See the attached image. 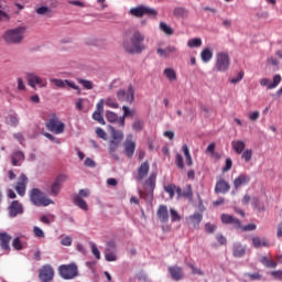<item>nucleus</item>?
<instances>
[{
  "mask_svg": "<svg viewBox=\"0 0 282 282\" xmlns=\"http://www.w3.org/2000/svg\"><path fill=\"white\" fill-rule=\"evenodd\" d=\"M203 219H204V216L199 212H196L187 218V221L192 224L194 228H197L199 224H202Z\"/></svg>",
  "mask_w": 282,
  "mask_h": 282,
  "instance_id": "obj_29",
  "label": "nucleus"
},
{
  "mask_svg": "<svg viewBox=\"0 0 282 282\" xmlns=\"http://www.w3.org/2000/svg\"><path fill=\"white\" fill-rule=\"evenodd\" d=\"M123 50L128 54H142L144 52V34H142L140 31H134L129 39L123 40Z\"/></svg>",
  "mask_w": 282,
  "mask_h": 282,
  "instance_id": "obj_1",
  "label": "nucleus"
},
{
  "mask_svg": "<svg viewBox=\"0 0 282 282\" xmlns=\"http://www.w3.org/2000/svg\"><path fill=\"white\" fill-rule=\"evenodd\" d=\"M11 162L13 166H21L22 162H25V154L22 151H15L11 155Z\"/></svg>",
  "mask_w": 282,
  "mask_h": 282,
  "instance_id": "obj_27",
  "label": "nucleus"
},
{
  "mask_svg": "<svg viewBox=\"0 0 282 282\" xmlns=\"http://www.w3.org/2000/svg\"><path fill=\"white\" fill-rule=\"evenodd\" d=\"M77 83L84 87V89L90 90L94 89V82L93 80H87L83 78H77Z\"/></svg>",
  "mask_w": 282,
  "mask_h": 282,
  "instance_id": "obj_35",
  "label": "nucleus"
},
{
  "mask_svg": "<svg viewBox=\"0 0 282 282\" xmlns=\"http://www.w3.org/2000/svg\"><path fill=\"white\" fill-rule=\"evenodd\" d=\"M105 105H107V107H110L111 109H118V102H116V99L113 98H107L105 101Z\"/></svg>",
  "mask_w": 282,
  "mask_h": 282,
  "instance_id": "obj_48",
  "label": "nucleus"
},
{
  "mask_svg": "<svg viewBox=\"0 0 282 282\" xmlns=\"http://www.w3.org/2000/svg\"><path fill=\"white\" fill-rule=\"evenodd\" d=\"M128 14H131V17H137V19H142L144 14L147 17H158V10L150 8V7H144V6H139L137 8H132L129 10Z\"/></svg>",
  "mask_w": 282,
  "mask_h": 282,
  "instance_id": "obj_8",
  "label": "nucleus"
},
{
  "mask_svg": "<svg viewBox=\"0 0 282 282\" xmlns=\"http://www.w3.org/2000/svg\"><path fill=\"white\" fill-rule=\"evenodd\" d=\"M132 129L137 132L142 131L144 129V121L140 119L134 120V122L132 123Z\"/></svg>",
  "mask_w": 282,
  "mask_h": 282,
  "instance_id": "obj_40",
  "label": "nucleus"
},
{
  "mask_svg": "<svg viewBox=\"0 0 282 282\" xmlns=\"http://www.w3.org/2000/svg\"><path fill=\"white\" fill-rule=\"evenodd\" d=\"M170 216H171V221H182V216H180V213L177 210L171 208L170 209Z\"/></svg>",
  "mask_w": 282,
  "mask_h": 282,
  "instance_id": "obj_44",
  "label": "nucleus"
},
{
  "mask_svg": "<svg viewBox=\"0 0 282 282\" xmlns=\"http://www.w3.org/2000/svg\"><path fill=\"white\" fill-rule=\"evenodd\" d=\"M55 217L54 215H43L40 218V221H42V224H46V226H50V224H52V221H54Z\"/></svg>",
  "mask_w": 282,
  "mask_h": 282,
  "instance_id": "obj_46",
  "label": "nucleus"
},
{
  "mask_svg": "<svg viewBox=\"0 0 282 282\" xmlns=\"http://www.w3.org/2000/svg\"><path fill=\"white\" fill-rule=\"evenodd\" d=\"M175 189H176L175 184H169L164 186V191L170 195V199H173L175 197Z\"/></svg>",
  "mask_w": 282,
  "mask_h": 282,
  "instance_id": "obj_38",
  "label": "nucleus"
},
{
  "mask_svg": "<svg viewBox=\"0 0 282 282\" xmlns=\"http://www.w3.org/2000/svg\"><path fill=\"white\" fill-rule=\"evenodd\" d=\"M29 197L33 206H50L51 204H54V200L45 196L39 188L31 189Z\"/></svg>",
  "mask_w": 282,
  "mask_h": 282,
  "instance_id": "obj_5",
  "label": "nucleus"
},
{
  "mask_svg": "<svg viewBox=\"0 0 282 282\" xmlns=\"http://www.w3.org/2000/svg\"><path fill=\"white\" fill-rule=\"evenodd\" d=\"M123 153L129 159L133 158L135 153V141H133V134H129L122 143Z\"/></svg>",
  "mask_w": 282,
  "mask_h": 282,
  "instance_id": "obj_11",
  "label": "nucleus"
},
{
  "mask_svg": "<svg viewBox=\"0 0 282 282\" xmlns=\"http://www.w3.org/2000/svg\"><path fill=\"white\" fill-rule=\"evenodd\" d=\"M134 97H135V89H133V85H129L127 91L119 90L117 93L118 100H120L121 102H129V105L133 102Z\"/></svg>",
  "mask_w": 282,
  "mask_h": 282,
  "instance_id": "obj_10",
  "label": "nucleus"
},
{
  "mask_svg": "<svg viewBox=\"0 0 282 282\" xmlns=\"http://www.w3.org/2000/svg\"><path fill=\"white\" fill-rule=\"evenodd\" d=\"M10 241H12V236L8 235L7 232L0 234V247L2 250L10 252Z\"/></svg>",
  "mask_w": 282,
  "mask_h": 282,
  "instance_id": "obj_25",
  "label": "nucleus"
},
{
  "mask_svg": "<svg viewBox=\"0 0 282 282\" xmlns=\"http://www.w3.org/2000/svg\"><path fill=\"white\" fill-rule=\"evenodd\" d=\"M66 86L70 87V89H75V91L80 94V87H78V85H76V83L69 82L68 79H66Z\"/></svg>",
  "mask_w": 282,
  "mask_h": 282,
  "instance_id": "obj_61",
  "label": "nucleus"
},
{
  "mask_svg": "<svg viewBox=\"0 0 282 282\" xmlns=\"http://www.w3.org/2000/svg\"><path fill=\"white\" fill-rule=\"evenodd\" d=\"M12 247L14 250H23V245L21 243V239L14 238L12 241Z\"/></svg>",
  "mask_w": 282,
  "mask_h": 282,
  "instance_id": "obj_53",
  "label": "nucleus"
},
{
  "mask_svg": "<svg viewBox=\"0 0 282 282\" xmlns=\"http://www.w3.org/2000/svg\"><path fill=\"white\" fill-rule=\"evenodd\" d=\"M260 116H261V112H259V110H256L253 112H250L248 117H249V120H251V122H257Z\"/></svg>",
  "mask_w": 282,
  "mask_h": 282,
  "instance_id": "obj_52",
  "label": "nucleus"
},
{
  "mask_svg": "<svg viewBox=\"0 0 282 282\" xmlns=\"http://www.w3.org/2000/svg\"><path fill=\"white\" fill-rule=\"evenodd\" d=\"M216 241H218L220 246H226V243L228 242V240H226V237H224V235L221 234L216 235Z\"/></svg>",
  "mask_w": 282,
  "mask_h": 282,
  "instance_id": "obj_62",
  "label": "nucleus"
},
{
  "mask_svg": "<svg viewBox=\"0 0 282 282\" xmlns=\"http://www.w3.org/2000/svg\"><path fill=\"white\" fill-rule=\"evenodd\" d=\"M156 216L161 224H167L169 221V207L166 205H160L156 212Z\"/></svg>",
  "mask_w": 282,
  "mask_h": 282,
  "instance_id": "obj_22",
  "label": "nucleus"
},
{
  "mask_svg": "<svg viewBox=\"0 0 282 282\" xmlns=\"http://www.w3.org/2000/svg\"><path fill=\"white\" fill-rule=\"evenodd\" d=\"M228 191H230V184L228 182H226V180L220 178L216 182L215 193L226 194V193H228Z\"/></svg>",
  "mask_w": 282,
  "mask_h": 282,
  "instance_id": "obj_24",
  "label": "nucleus"
},
{
  "mask_svg": "<svg viewBox=\"0 0 282 282\" xmlns=\"http://www.w3.org/2000/svg\"><path fill=\"white\" fill-rule=\"evenodd\" d=\"M187 46L188 47H202V39L196 37V39L188 40Z\"/></svg>",
  "mask_w": 282,
  "mask_h": 282,
  "instance_id": "obj_43",
  "label": "nucleus"
},
{
  "mask_svg": "<svg viewBox=\"0 0 282 282\" xmlns=\"http://www.w3.org/2000/svg\"><path fill=\"white\" fill-rule=\"evenodd\" d=\"M96 134L98 135V138H100L101 140H107V132H105V130L102 128H97L96 129Z\"/></svg>",
  "mask_w": 282,
  "mask_h": 282,
  "instance_id": "obj_59",
  "label": "nucleus"
},
{
  "mask_svg": "<svg viewBox=\"0 0 282 282\" xmlns=\"http://www.w3.org/2000/svg\"><path fill=\"white\" fill-rule=\"evenodd\" d=\"M58 274L65 281H72L78 276V267L75 263L62 264L58 267Z\"/></svg>",
  "mask_w": 282,
  "mask_h": 282,
  "instance_id": "obj_7",
  "label": "nucleus"
},
{
  "mask_svg": "<svg viewBox=\"0 0 282 282\" xmlns=\"http://www.w3.org/2000/svg\"><path fill=\"white\" fill-rule=\"evenodd\" d=\"M205 230L206 232H208L209 235H213V232H215V230H217V226L210 224V223H207L205 225Z\"/></svg>",
  "mask_w": 282,
  "mask_h": 282,
  "instance_id": "obj_57",
  "label": "nucleus"
},
{
  "mask_svg": "<svg viewBox=\"0 0 282 282\" xmlns=\"http://www.w3.org/2000/svg\"><path fill=\"white\" fill-rule=\"evenodd\" d=\"M23 204L19 203V200L11 202L9 206V216L10 217H18V215H23Z\"/></svg>",
  "mask_w": 282,
  "mask_h": 282,
  "instance_id": "obj_19",
  "label": "nucleus"
},
{
  "mask_svg": "<svg viewBox=\"0 0 282 282\" xmlns=\"http://www.w3.org/2000/svg\"><path fill=\"white\" fill-rule=\"evenodd\" d=\"M158 180V173L152 172L150 176L144 182V188L148 193H153L155 191V182Z\"/></svg>",
  "mask_w": 282,
  "mask_h": 282,
  "instance_id": "obj_21",
  "label": "nucleus"
},
{
  "mask_svg": "<svg viewBox=\"0 0 282 282\" xmlns=\"http://www.w3.org/2000/svg\"><path fill=\"white\" fill-rule=\"evenodd\" d=\"M184 197H193V187L191 185H186L183 189Z\"/></svg>",
  "mask_w": 282,
  "mask_h": 282,
  "instance_id": "obj_55",
  "label": "nucleus"
},
{
  "mask_svg": "<svg viewBox=\"0 0 282 282\" xmlns=\"http://www.w3.org/2000/svg\"><path fill=\"white\" fill-rule=\"evenodd\" d=\"M102 113H105V99H100L96 105V110L93 113V120H96L99 124H106Z\"/></svg>",
  "mask_w": 282,
  "mask_h": 282,
  "instance_id": "obj_14",
  "label": "nucleus"
},
{
  "mask_svg": "<svg viewBox=\"0 0 282 282\" xmlns=\"http://www.w3.org/2000/svg\"><path fill=\"white\" fill-rule=\"evenodd\" d=\"M91 252L96 259L100 260V251L98 250L96 243H91Z\"/></svg>",
  "mask_w": 282,
  "mask_h": 282,
  "instance_id": "obj_60",
  "label": "nucleus"
},
{
  "mask_svg": "<svg viewBox=\"0 0 282 282\" xmlns=\"http://www.w3.org/2000/svg\"><path fill=\"white\" fill-rule=\"evenodd\" d=\"M39 279L42 282H52L54 281V268L50 264H44L39 272Z\"/></svg>",
  "mask_w": 282,
  "mask_h": 282,
  "instance_id": "obj_12",
  "label": "nucleus"
},
{
  "mask_svg": "<svg viewBox=\"0 0 282 282\" xmlns=\"http://www.w3.org/2000/svg\"><path fill=\"white\" fill-rule=\"evenodd\" d=\"M7 124L10 127H19V117H17V115H9L7 118Z\"/></svg>",
  "mask_w": 282,
  "mask_h": 282,
  "instance_id": "obj_37",
  "label": "nucleus"
},
{
  "mask_svg": "<svg viewBox=\"0 0 282 282\" xmlns=\"http://www.w3.org/2000/svg\"><path fill=\"white\" fill-rule=\"evenodd\" d=\"M106 119L108 122H120V120H118V115L113 111H107Z\"/></svg>",
  "mask_w": 282,
  "mask_h": 282,
  "instance_id": "obj_42",
  "label": "nucleus"
},
{
  "mask_svg": "<svg viewBox=\"0 0 282 282\" xmlns=\"http://www.w3.org/2000/svg\"><path fill=\"white\" fill-rule=\"evenodd\" d=\"M281 80H282L281 75H275L273 77L272 83L268 78H262L260 80V85L261 87H267V89H276V87H279V85L281 84Z\"/></svg>",
  "mask_w": 282,
  "mask_h": 282,
  "instance_id": "obj_18",
  "label": "nucleus"
},
{
  "mask_svg": "<svg viewBox=\"0 0 282 282\" xmlns=\"http://www.w3.org/2000/svg\"><path fill=\"white\" fill-rule=\"evenodd\" d=\"M175 162H176L177 169H181V170L184 169V158H182V154L180 153L176 154Z\"/></svg>",
  "mask_w": 282,
  "mask_h": 282,
  "instance_id": "obj_49",
  "label": "nucleus"
},
{
  "mask_svg": "<svg viewBox=\"0 0 282 282\" xmlns=\"http://www.w3.org/2000/svg\"><path fill=\"white\" fill-rule=\"evenodd\" d=\"M214 68L216 72H228L230 69V55L228 52H218L216 53V63Z\"/></svg>",
  "mask_w": 282,
  "mask_h": 282,
  "instance_id": "obj_6",
  "label": "nucleus"
},
{
  "mask_svg": "<svg viewBox=\"0 0 282 282\" xmlns=\"http://www.w3.org/2000/svg\"><path fill=\"white\" fill-rule=\"evenodd\" d=\"M160 30L162 31V32H164V34H167V36H173V34H174V31H173V29H171V26H169L166 23H164V22H161L160 23Z\"/></svg>",
  "mask_w": 282,
  "mask_h": 282,
  "instance_id": "obj_39",
  "label": "nucleus"
},
{
  "mask_svg": "<svg viewBox=\"0 0 282 282\" xmlns=\"http://www.w3.org/2000/svg\"><path fill=\"white\" fill-rule=\"evenodd\" d=\"M271 276H273L275 281H282V271L281 270L272 271Z\"/></svg>",
  "mask_w": 282,
  "mask_h": 282,
  "instance_id": "obj_63",
  "label": "nucleus"
},
{
  "mask_svg": "<svg viewBox=\"0 0 282 282\" xmlns=\"http://www.w3.org/2000/svg\"><path fill=\"white\" fill-rule=\"evenodd\" d=\"M246 276L250 279V281H261L262 275L259 272L256 273H246Z\"/></svg>",
  "mask_w": 282,
  "mask_h": 282,
  "instance_id": "obj_50",
  "label": "nucleus"
},
{
  "mask_svg": "<svg viewBox=\"0 0 282 282\" xmlns=\"http://www.w3.org/2000/svg\"><path fill=\"white\" fill-rule=\"evenodd\" d=\"M200 58L203 63H210L213 61V51L210 48H204L200 52Z\"/></svg>",
  "mask_w": 282,
  "mask_h": 282,
  "instance_id": "obj_32",
  "label": "nucleus"
},
{
  "mask_svg": "<svg viewBox=\"0 0 282 282\" xmlns=\"http://www.w3.org/2000/svg\"><path fill=\"white\" fill-rule=\"evenodd\" d=\"M28 80L29 87H32V89H36V85H40V87H45L46 85L43 83V78H41L35 73H26L25 76Z\"/></svg>",
  "mask_w": 282,
  "mask_h": 282,
  "instance_id": "obj_15",
  "label": "nucleus"
},
{
  "mask_svg": "<svg viewBox=\"0 0 282 282\" xmlns=\"http://www.w3.org/2000/svg\"><path fill=\"white\" fill-rule=\"evenodd\" d=\"M123 116L119 118L120 127H124L127 118H133L135 116V110H131L128 106L122 107Z\"/></svg>",
  "mask_w": 282,
  "mask_h": 282,
  "instance_id": "obj_26",
  "label": "nucleus"
},
{
  "mask_svg": "<svg viewBox=\"0 0 282 282\" xmlns=\"http://www.w3.org/2000/svg\"><path fill=\"white\" fill-rule=\"evenodd\" d=\"M240 230H242V232H250L252 230H257V226L254 224H249L247 226L241 225Z\"/></svg>",
  "mask_w": 282,
  "mask_h": 282,
  "instance_id": "obj_51",
  "label": "nucleus"
},
{
  "mask_svg": "<svg viewBox=\"0 0 282 282\" xmlns=\"http://www.w3.org/2000/svg\"><path fill=\"white\" fill-rule=\"evenodd\" d=\"M252 246L256 248H270V242L265 238L253 237Z\"/></svg>",
  "mask_w": 282,
  "mask_h": 282,
  "instance_id": "obj_31",
  "label": "nucleus"
},
{
  "mask_svg": "<svg viewBox=\"0 0 282 282\" xmlns=\"http://www.w3.org/2000/svg\"><path fill=\"white\" fill-rule=\"evenodd\" d=\"M72 237L70 236H66L61 240V245L62 246H72Z\"/></svg>",
  "mask_w": 282,
  "mask_h": 282,
  "instance_id": "obj_64",
  "label": "nucleus"
},
{
  "mask_svg": "<svg viewBox=\"0 0 282 282\" xmlns=\"http://www.w3.org/2000/svg\"><path fill=\"white\" fill-rule=\"evenodd\" d=\"M163 74L170 82L177 80V73L173 68H165Z\"/></svg>",
  "mask_w": 282,
  "mask_h": 282,
  "instance_id": "obj_34",
  "label": "nucleus"
},
{
  "mask_svg": "<svg viewBox=\"0 0 282 282\" xmlns=\"http://www.w3.org/2000/svg\"><path fill=\"white\" fill-rule=\"evenodd\" d=\"M109 129L112 140L109 141L108 151L110 155H112V158L118 162V160H120V156L116 154V151H118L120 142H122V140L124 139V132H122V130H116V128H113L112 126H110Z\"/></svg>",
  "mask_w": 282,
  "mask_h": 282,
  "instance_id": "obj_2",
  "label": "nucleus"
},
{
  "mask_svg": "<svg viewBox=\"0 0 282 282\" xmlns=\"http://www.w3.org/2000/svg\"><path fill=\"white\" fill-rule=\"evenodd\" d=\"M241 160H243L247 163L250 162V160H252V149H247L242 151Z\"/></svg>",
  "mask_w": 282,
  "mask_h": 282,
  "instance_id": "obj_41",
  "label": "nucleus"
},
{
  "mask_svg": "<svg viewBox=\"0 0 282 282\" xmlns=\"http://www.w3.org/2000/svg\"><path fill=\"white\" fill-rule=\"evenodd\" d=\"M33 235L37 237L39 239H43L45 237V232L41 227L34 226L33 227Z\"/></svg>",
  "mask_w": 282,
  "mask_h": 282,
  "instance_id": "obj_47",
  "label": "nucleus"
},
{
  "mask_svg": "<svg viewBox=\"0 0 282 282\" xmlns=\"http://www.w3.org/2000/svg\"><path fill=\"white\" fill-rule=\"evenodd\" d=\"M36 14H40L41 17H52V9L48 7H40L36 9Z\"/></svg>",
  "mask_w": 282,
  "mask_h": 282,
  "instance_id": "obj_36",
  "label": "nucleus"
},
{
  "mask_svg": "<svg viewBox=\"0 0 282 282\" xmlns=\"http://www.w3.org/2000/svg\"><path fill=\"white\" fill-rule=\"evenodd\" d=\"M169 272L174 281H182V279H184V270H182V267H169Z\"/></svg>",
  "mask_w": 282,
  "mask_h": 282,
  "instance_id": "obj_23",
  "label": "nucleus"
},
{
  "mask_svg": "<svg viewBox=\"0 0 282 282\" xmlns=\"http://www.w3.org/2000/svg\"><path fill=\"white\" fill-rule=\"evenodd\" d=\"M105 259H106V261L111 262V261H116L118 259V257L116 256V253H113L111 251H107L105 253Z\"/></svg>",
  "mask_w": 282,
  "mask_h": 282,
  "instance_id": "obj_54",
  "label": "nucleus"
},
{
  "mask_svg": "<svg viewBox=\"0 0 282 282\" xmlns=\"http://www.w3.org/2000/svg\"><path fill=\"white\" fill-rule=\"evenodd\" d=\"M231 147L235 153H237V155H241V153H243V151L246 150V141H242V140L232 141Z\"/></svg>",
  "mask_w": 282,
  "mask_h": 282,
  "instance_id": "obj_30",
  "label": "nucleus"
},
{
  "mask_svg": "<svg viewBox=\"0 0 282 282\" xmlns=\"http://www.w3.org/2000/svg\"><path fill=\"white\" fill-rule=\"evenodd\" d=\"M28 188V176L25 174H21L19 176V181L15 186V191L20 197H25V191Z\"/></svg>",
  "mask_w": 282,
  "mask_h": 282,
  "instance_id": "obj_17",
  "label": "nucleus"
},
{
  "mask_svg": "<svg viewBox=\"0 0 282 282\" xmlns=\"http://www.w3.org/2000/svg\"><path fill=\"white\" fill-rule=\"evenodd\" d=\"M232 169V159L227 158L226 159V165L223 167V173H228Z\"/></svg>",
  "mask_w": 282,
  "mask_h": 282,
  "instance_id": "obj_56",
  "label": "nucleus"
},
{
  "mask_svg": "<svg viewBox=\"0 0 282 282\" xmlns=\"http://www.w3.org/2000/svg\"><path fill=\"white\" fill-rule=\"evenodd\" d=\"M74 204L82 208V210H89V206L85 199L80 198V196H74Z\"/></svg>",
  "mask_w": 282,
  "mask_h": 282,
  "instance_id": "obj_33",
  "label": "nucleus"
},
{
  "mask_svg": "<svg viewBox=\"0 0 282 282\" xmlns=\"http://www.w3.org/2000/svg\"><path fill=\"white\" fill-rule=\"evenodd\" d=\"M45 127L51 133H55V135H61V133H65V123L61 121V118L56 116V113H51L50 119L46 121Z\"/></svg>",
  "mask_w": 282,
  "mask_h": 282,
  "instance_id": "obj_3",
  "label": "nucleus"
},
{
  "mask_svg": "<svg viewBox=\"0 0 282 282\" xmlns=\"http://www.w3.org/2000/svg\"><path fill=\"white\" fill-rule=\"evenodd\" d=\"M150 170H151V165L149 164V161L141 163V165L137 170V176H135L137 182L139 183L144 182V180H147V176L149 175Z\"/></svg>",
  "mask_w": 282,
  "mask_h": 282,
  "instance_id": "obj_13",
  "label": "nucleus"
},
{
  "mask_svg": "<svg viewBox=\"0 0 282 282\" xmlns=\"http://www.w3.org/2000/svg\"><path fill=\"white\" fill-rule=\"evenodd\" d=\"M232 254L237 259H241V257L246 256V247H243L241 242H235L232 246Z\"/></svg>",
  "mask_w": 282,
  "mask_h": 282,
  "instance_id": "obj_28",
  "label": "nucleus"
},
{
  "mask_svg": "<svg viewBox=\"0 0 282 282\" xmlns=\"http://www.w3.org/2000/svg\"><path fill=\"white\" fill-rule=\"evenodd\" d=\"M51 83L55 85V87H58V89H65L66 87V79H51Z\"/></svg>",
  "mask_w": 282,
  "mask_h": 282,
  "instance_id": "obj_45",
  "label": "nucleus"
},
{
  "mask_svg": "<svg viewBox=\"0 0 282 282\" xmlns=\"http://www.w3.org/2000/svg\"><path fill=\"white\" fill-rule=\"evenodd\" d=\"M67 182V175L66 174H59L56 176L55 181L51 185L50 195L53 197H56L58 193L63 189V184Z\"/></svg>",
  "mask_w": 282,
  "mask_h": 282,
  "instance_id": "obj_9",
  "label": "nucleus"
},
{
  "mask_svg": "<svg viewBox=\"0 0 282 282\" xmlns=\"http://www.w3.org/2000/svg\"><path fill=\"white\" fill-rule=\"evenodd\" d=\"M25 26H19L12 30L7 31L3 34V39L6 41V43H10L13 45H18L19 43H21V41H23V35L25 34Z\"/></svg>",
  "mask_w": 282,
  "mask_h": 282,
  "instance_id": "obj_4",
  "label": "nucleus"
},
{
  "mask_svg": "<svg viewBox=\"0 0 282 282\" xmlns=\"http://www.w3.org/2000/svg\"><path fill=\"white\" fill-rule=\"evenodd\" d=\"M240 80H243V72H239L237 77L230 79V83L232 85H237V83H240Z\"/></svg>",
  "mask_w": 282,
  "mask_h": 282,
  "instance_id": "obj_58",
  "label": "nucleus"
},
{
  "mask_svg": "<svg viewBox=\"0 0 282 282\" xmlns=\"http://www.w3.org/2000/svg\"><path fill=\"white\" fill-rule=\"evenodd\" d=\"M250 175L242 173L239 176H237L234 180V187L236 191H239V188H241V186H246L248 184H250Z\"/></svg>",
  "mask_w": 282,
  "mask_h": 282,
  "instance_id": "obj_20",
  "label": "nucleus"
},
{
  "mask_svg": "<svg viewBox=\"0 0 282 282\" xmlns=\"http://www.w3.org/2000/svg\"><path fill=\"white\" fill-rule=\"evenodd\" d=\"M220 219H221L223 224L232 226V228H235V230H241V220H239V218H236L232 215L223 214Z\"/></svg>",
  "mask_w": 282,
  "mask_h": 282,
  "instance_id": "obj_16",
  "label": "nucleus"
}]
</instances>
